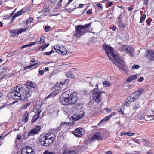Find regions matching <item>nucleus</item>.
I'll return each instance as SVG.
<instances>
[{"label": "nucleus", "instance_id": "f257e3e1", "mask_svg": "<svg viewBox=\"0 0 154 154\" xmlns=\"http://www.w3.org/2000/svg\"><path fill=\"white\" fill-rule=\"evenodd\" d=\"M22 87V85L19 84L11 88L10 92L8 95V97L14 100H27L28 98L30 97L32 95L33 90L32 88L26 87L24 89V94L22 95L19 92Z\"/></svg>", "mask_w": 154, "mask_h": 154}, {"label": "nucleus", "instance_id": "f03ea898", "mask_svg": "<svg viewBox=\"0 0 154 154\" xmlns=\"http://www.w3.org/2000/svg\"><path fill=\"white\" fill-rule=\"evenodd\" d=\"M104 49L110 60L122 70L126 71L125 62L118 57V54L111 47L106 44L103 46Z\"/></svg>", "mask_w": 154, "mask_h": 154}, {"label": "nucleus", "instance_id": "7ed1b4c3", "mask_svg": "<svg viewBox=\"0 0 154 154\" xmlns=\"http://www.w3.org/2000/svg\"><path fill=\"white\" fill-rule=\"evenodd\" d=\"M78 100L75 92L69 90L64 92L61 96L60 102L63 105L67 106L75 104Z\"/></svg>", "mask_w": 154, "mask_h": 154}, {"label": "nucleus", "instance_id": "20e7f679", "mask_svg": "<svg viewBox=\"0 0 154 154\" xmlns=\"http://www.w3.org/2000/svg\"><path fill=\"white\" fill-rule=\"evenodd\" d=\"M92 22L84 25H78L75 27V36L79 38L83 35L85 33L88 32V30L87 28L91 26Z\"/></svg>", "mask_w": 154, "mask_h": 154}, {"label": "nucleus", "instance_id": "39448f33", "mask_svg": "<svg viewBox=\"0 0 154 154\" xmlns=\"http://www.w3.org/2000/svg\"><path fill=\"white\" fill-rule=\"evenodd\" d=\"M53 48L56 52L61 55H65L67 53V50L64 46H60L59 45L57 44L54 46H52V49Z\"/></svg>", "mask_w": 154, "mask_h": 154}, {"label": "nucleus", "instance_id": "423d86ee", "mask_svg": "<svg viewBox=\"0 0 154 154\" xmlns=\"http://www.w3.org/2000/svg\"><path fill=\"white\" fill-rule=\"evenodd\" d=\"M84 113L83 111H80L79 113H75L73 116H72L70 118V124H73L75 122L78 121L81 118H82L84 116Z\"/></svg>", "mask_w": 154, "mask_h": 154}, {"label": "nucleus", "instance_id": "0eeeda50", "mask_svg": "<svg viewBox=\"0 0 154 154\" xmlns=\"http://www.w3.org/2000/svg\"><path fill=\"white\" fill-rule=\"evenodd\" d=\"M139 96L135 92H134L131 94L125 100V103L126 104H128V106L130 103L133 102L135 100L138 99Z\"/></svg>", "mask_w": 154, "mask_h": 154}, {"label": "nucleus", "instance_id": "6e6552de", "mask_svg": "<svg viewBox=\"0 0 154 154\" xmlns=\"http://www.w3.org/2000/svg\"><path fill=\"white\" fill-rule=\"evenodd\" d=\"M41 137L42 138V140H44L46 138L49 140H51L53 142L55 140L56 136L54 134L52 133H49L48 134H42L41 135Z\"/></svg>", "mask_w": 154, "mask_h": 154}, {"label": "nucleus", "instance_id": "1a4fd4ad", "mask_svg": "<svg viewBox=\"0 0 154 154\" xmlns=\"http://www.w3.org/2000/svg\"><path fill=\"white\" fill-rule=\"evenodd\" d=\"M122 50L131 56H133L134 53V50L129 46L125 45L123 46Z\"/></svg>", "mask_w": 154, "mask_h": 154}, {"label": "nucleus", "instance_id": "9d476101", "mask_svg": "<svg viewBox=\"0 0 154 154\" xmlns=\"http://www.w3.org/2000/svg\"><path fill=\"white\" fill-rule=\"evenodd\" d=\"M42 138L40 135L39 138V140L40 144L42 146L48 147L53 143V142L51 140H49L46 138L45 139L43 140Z\"/></svg>", "mask_w": 154, "mask_h": 154}, {"label": "nucleus", "instance_id": "9b49d317", "mask_svg": "<svg viewBox=\"0 0 154 154\" xmlns=\"http://www.w3.org/2000/svg\"><path fill=\"white\" fill-rule=\"evenodd\" d=\"M104 93V92H97L93 93L92 94V98L96 102L99 103L101 101V94Z\"/></svg>", "mask_w": 154, "mask_h": 154}, {"label": "nucleus", "instance_id": "f8f14e48", "mask_svg": "<svg viewBox=\"0 0 154 154\" xmlns=\"http://www.w3.org/2000/svg\"><path fill=\"white\" fill-rule=\"evenodd\" d=\"M41 126H36L35 127L30 131L28 134V136H33L38 134L41 129Z\"/></svg>", "mask_w": 154, "mask_h": 154}, {"label": "nucleus", "instance_id": "ddd939ff", "mask_svg": "<svg viewBox=\"0 0 154 154\" xmlns=\"http://www.w3.org/2000/svg\"><path fill=\"white\" fill-rule=\"evenodd\" d=\"M102 139V135L99 132L96 133L94 135H93L90 139L91 141H93L95 140H101Z\"/></svg>", "mask_w": 154, "mask_h": 154}, {"label": "nucleus", "instance_id": "4468645a", "mask_svg": "<svg viewBox=\"0 0 154 154\" xmlns=\"http://www.w3.org/2000/svg\"><path fill=\"white\" fill-rule=\"evenodd\" d=\"M146 54L145 57L150 60H152V58L154 57V51H148L146 53Z\"/></svg>", "mask_w": 154, "mask_h": 154}, {"label": "nucleus", "instance_id": "2eb2a0df", "mask_svg": "<svg viewBox=\"0 0 154 154\" xmlns=\"http://www.w3.org/2000/svg\"><path fill=\"white\" fill-rule=\"evenodd\" d=\"M40 65L39 62H38L33 64L32 65H29L28 66L25 67L24 69L27 70L29 69L32 68L33 69L36 68L37 67H39Z\"/></svg>", "mask_w": 154, "mask_h": 154}, {"label": "nucleus", "instance_id": "dca6fc26", "mask_svg": "<svg viewBox=\"0 0 154 154\" xmlns=\"http://www.w3.org/2000/svg\"><path fill=\"white\" fill-rule=\"evenodd\" d=\"M29 113L27 111H26L23 115L22 121L25 123L29 119Z\"/></svg>", "mask_w": 154, "mask_h": 154}, {"label": "nucleus", "instance_id": "f3484780", "mask_svg": "<svg viewBox=\"0 0 154 154\" xmlns=\"http://www.w3.org/2000/svg\"><path fill=\"white\" fill-rule=\"evenodd\" d=\"M115 114V112H113L110 114V115L106 117H105L104 119H102L100 122L97 125H99L100 123H102L103 122H105L109 120L111 117L113 116Z\"/></svg>", "mask_w": 154, "mask_h": 154}, {"label": "nucleus", "instance_id": "a211bd4d", "mask_svg": "<svg viewBox=\"0 0 154 154\" xmlns=\"http://www.w3.org/2000/svg\"><path fill=\"white\" fill-rule=\"evenodd\" d=\"M28 29V27H26L24 28H20L17 29V36H18V35L23 32L26 31Z\"/></svg>", "mask_w": 154, "mask_h": 154}, {"label": "nucleus", "instance_id": "6ab92c4d", "mask_svg": "<svg viewBox=\"0 0 154 154\" xmlns=\"http://www.w3.org/2000/svg\"><path fill=\"white\" fill-rule=\"evenodd\" d=\"M138 78V75H133L127 78L126 81L127 82H130L134 80L137 79Z\"/></svg>", "mask_w": 154, "mask_h": 154}, {"label": "nucleus", "instance_id": "aec40b11", "mask_svg": "<svg viewBox=\"0 0 154 154\" xmlns=\"http://www.w3.org/2000/svg\"><path fill=\"white\" fill-rule=\"evenodd\" d=\"M26 86H29V87L32 88L33 90L34 88L36 86V85L34 83H33L31 82L28 81L26 83Z\"/></svg>", "mask_w": 154, "mask_h": 154}, {"label": "nucleus", "instance_id": "412c9836", "mask_svg": "<svg viewBox=\"0 0 154 154\" xmlns=\"http://www.w3.org/2000/svg\"><path fill=\"white\" fill-rule=\"evenodd\" d=\"M63 153V154H77L75 150L71 149L64 150Z\"/></svg>", "mask_w": 154, "mask_h": 154}, {"label": "nucleus", "instance_id": "4be33fe9", "mask_svg": "<svg viewBox=\"0 0 154 154\" xmlns=\"http://www.w3.org/2000/svg\"><path fill=\"white\" fill-rule=\"evenodd\" d=\"M26 150H24L22 152H25V153H31V152L32 153V152H34L33 151V149L31 147L27 146L26 147Z\"/></svg>", "mask_w": 154, "mask_h": 154}, {"label": "nucleus", "instance_id": "5701e85b", "mask_svg": "<svg viewBox=\"0 0 154 154\" xmlns=\"http://www.w3.org/2000/svg\"><path fill=\"white\" fill-rule=\"evenodd\" d=\"M75 132L80 134L81 135L84 134L83 129L82 128H77L75 130Z\"/></svg>", "mask_w": 154, "mask_h": 154}, {"label": "nucleus", "instance_id": "b1692460", "mask_svg": "<svg viewBox=\"0 0 154 154\" xmlns=\"http://www.w3.org/2000/svg\"><path fill=\"white\" fill-rule=\"evenodd\" d=\"M39 117V115L38 114H36L34 115L32 119L31 123H33L35 122L38 119Z\"/></svg>", "mask_w": 154, "mask_h": 154}, {"label": "nucleus", "instance_id": "393cba45", "mask_svg": "<svg viewBox=\"0 0 154 154\" xmlns=\"http://www.w3.org/2000/svg\"><path fill=\"white\" fill-rule=\"evenodd\" d=\"M63 85L62 83H56L54 87V89L56 90L57 91H59L61 89V85Z\"/></svg>", "mask_w": 154, "mask_h": 154}, {"label": "nucleus", "instance_id": "a878e982", "mask_svg": "<svg viewBox=\"0 0 154 154\" xmlns=\"http://www.w3.org/2000/svg\"><path fill=\"white\" fill-rule=\"evenodd\" d=\"M10 33L11 34V35L12 37H15L16 34H17V29H13L10 31Z\"/></svg>", "mask_w": 154, "mask_h": 154}, {"label": "nucleus", "instance_id": "bb28decb", "mask_svg": "<svg viewBox=\"0 0 154 154\" xmlns=\"http://www.w3.org/2000/svg\"><path fill=\"white\" fill-rule=\"evenodd\" d=\"M65 75L67 77L71 78L72 79H75L76 77L72 74L66 73Z\"/></svg>", "mask_w": 154, "mask_h": 154}, {"label": "nucleus", "instance_id": "cd10ccee", "mask_svg": "<svg viewBox=\"0 0 154 154\" xmlns=\"http://www.w3.org/2000/svg\"><path fill=\"white\" fill-rule=\"evenodd\" d=\"M103 85L104 87H108L111 85V83L109 81H105L103 83Z\"/></svg>", "mask_w": 154, "mask_h": 154}, {"label": "nucleus", "instance_id": "c85d7f7f", "mask_svg": "<svg viewBox=\"0 0 154 154\" xmlns=\"http://www.w3.org/2000/svg\"><path fill=\"white\" fill-rule=\"evenodd\" d=\"M49 45V44H44L42 45L39 49V50L43 51L47 48Z\"/></svg>", "mask_w": 154, "mask_h": 154}, {"label": "nucleus", "instance_id": "c756f323", "mask_svg": "<svg viewBox=\"0 0 154 154\" xmlns=\"http://www.w3.org/2000/svg\"><path fill=\"white\" fill-rule=\"evenodd\" d=\"M137 118L139 119L142 120L144 118V114L141 113H139L138 115Z\"/></svg>", "mask_w": 154, "mask_h": 154}, {"label": "nucleus", "instance_id": "7c9ffc66", "mask_svg": "<svg viewBox=\"0 0 154 154\" xmlns=\"http://www.w3.org/2000/svg\"><path fill=\"white\" fill-rule=\"evenodd\" d=\"M34 111L36 113H37L36 114H38L40 115V114L41 112V111L40 110V109L39 108H37V106L36 108H35L34 109Z\"/></svg>", "mask_w": 154, "mask_h": 154}, {"label": "nucleus", "instance_id": "2f4dec72", "mask_svg": "<svg viewBox=\"0 0 154 154\" xmlns=\"http://www.w3.org/2000/svg\"><path fill=\"white\" fill-rule=\"evenodd\" d=\"M144 91V89L143 88H139L138 89L137 91L135 92L139 96L140 94Z\"/></svg>", "mask_w": 154, "mask_h": 154}, {"label": "nucleus", "instance_id": "473e14b6", "mask_svg": "<svg viewBox=\"0 0 154 154\" xmlns=\"http://www.w3.org/2000/svg\"><path fill=\"white\" fill-rule=\"evenodd\" d=\"M45 37L44 36H42L40 37V40L37 42L39 43L40 44L42 43H44L45 42Z\"/></svg>", "mask_w": 154, "mask_h": 154}, {"label": "nucleus", "instance_id": "72a5a7b5", "mask_svg": "<svg viewBox=\"0 0 154 154\" xmlns=\"http://www.w3.org/2000/svg\"><path fill=\"white\" fill-rule=\"evenodd\" d=\"M146 17V16L145 14H143L140 17V23H141L143 22L145 20Z\"/></svg>", "mask_w": 154, "mask_h": 154}, {"label": "nucleus", "instance_id": "f704fd0d", "mask_svg": "<svg viewBox=\"0 0 154 154\" xmlns=\"http://www.w3.org/2000/svg\"><path fill=\"white\" fill-rule=\"evenodd\" d=\"M31 104L30 102H28L27 103H26L23 105L22 108L23 109H26Z\"/></svg>", "mask_w": 154, "mask_h": 154}, {"label": "nucleus", "instance_id": "c9c22d12", "mask_svg": "<svg viewBox=\"0 0 154 154\" xmlns=\"http://www.w3.org/2000/svg\"><path fill=\"white\" fill-rule=\"evenodd\" d=\"M33 19L32 17H30L26 21V24L27 25L28 24L31 23L33 21Z\"/></svg>", "mask_w": 154, "mask_h": 154}, {"label": "nucleus", "instance_id": "e433bc0d", "mask_svg": "<svg viewBox=\"0 0 154 154\" xmlns=\"http://www.w3.org/2000/svg\"><path fill=\"white\" fill-rule=\"evenodd\" d=\"M43 154H56L54 152H51L49 150H46L43 152Z\"/></svg>", "mask_w": 154, "mask_h": 154}, {"label": "nucleus", "instance_id": "4c0bfd02", "mask_svg": "<svg viewBox=\"0 0 154 154\" xmlns=\"http://www.w3.org/2000/svg\"><path fill=\"white\" fill-rule=\"evenodd\" d=\"M144 141L145 142V143L144 142V143H146L145 144V146H150L151 144L149 142V140H144Z\"/></svg>", "mask_w": 154, "mask_h": 154}, {"label": "nucleus", "instance_id": "58836bf2", "mask_svg": "<svg viewBox=\"0 0 154 154\" xmlns=\"http://www.w3.org/2000/svg\"><path fill=\"white\" fill-rule=\"evenodd\" d=\"M23 12L22 10H20L17 12L15 14L16 16L17 17L20 16L22 14Z\"/></svg>", "mask_w": 154, "mask_h": 154}, {"label": "nucleus", "instance_id": "ea45409f", "mask_svg": "<svg viewBox=\"0 0 154 154\" xmlns=\"http://www.w3.org/2000/svg\"><path fill=\"white\" fill-rule=\"evenodd\" d=\"M139 67V66L138 65H134L132 66V69H138Z\"/></svg>", "mask_w": 154, "mask_h": 154}, {"label": "nucleus", "instance_id": "a19ab883", "mask_svg": "<svg viewBox=\"0 0 154 154\" xmlns=\"http://www.w3.org/2000/svg\"><path fill=\"white\" fill-rule=\"evenodd\" d=\"M50 27L49 26H46L44 28L45 32H48L50 30Z\"/></svg>", "mask_w": 154, "mask_h": 154}, {"label": "nucleus", "instance_id": "79ce46f5", "mask_svg": "<svg viewBox=\"0 0 154 154\" xmlns=\"http://www.w3.org/2000/svg\"><path fill=\"white\" fill-rule=\"evenodd\" d=\"M135 134L134 133H131V131H129L127 132V135L129 136H132Z\"/></svg>", "mask_w": 154, "mask_h": 154}, {"label": "nucleus", "instance_id": "37998d69", "mask_svg": "<svg viewBox=\"0 0 154 154\" xmlns=\"http://www.w3.org/2000/svg\"><path fill=\"white\" fill-rule=\"evenodd\" d=\"M69 82V80L67 79L65 80L63 82V85H67Z\"/></svg>", "mask_w": 154, "mask_h": 154}, {"label": "nucleus", "instance_id": "c03bdc74", "mask_svg": "<svg viewBox=\"0 0 154 154\" xmlns=\"http://www.w3.org/2000/svg\"><path fill=\"white\" fill-rule=\"evenodd\" d=\"M148 118H149L150 120H151L153 119H154L153 117H154V116L153 115H149L147 116Z\"/></svg>", "mask_w": 154, "mask_h": 154}, {"label": "nucleus", "instance_id": "a18cd8bd", "mask_svg": "<svg viewBox=\"0 0 154 154\" xmlns=\"http://www.w3.org/2000/svg\"><path fill=\"white\" fill-rule=\"evenodd\" d=\"M48 11V9L47 8H45L43 9L41 11L42 12H43L44 13H45Z\"/></svg>", "mask_w": 154, "mask_h": 154}, {"label": "nucleus", "instance_id": "49530a36", "mask_svg": "<svg viewBox=\"0 0 154 154\" xmlns=\"http://www.w3.org/2000/svg\"><path fill=\"white\" fill-rule=\"evenodd\" d=\"M133 141H134V142H135L137 144H139V141L138 139H134L133 140Z\"/></svg>", "mask_w": 154, "mask_h": 154}, {"label": "nucleus", "instance_id": "de8ad7c7", "mask_svg": "<svg viewBox=\"0 0 154 154\" xmlns=\"http://www.w3.org/2000/svg\"><path fill=\"white\" fill-rule=\"evenodd\" d=\"M54 94H53V93H51L50 94V95H48V96H47V97H45V99L49 98V97H52L53 96V95H54Z\"/></svg>", "mask_w": 154, "mask_h": 154}, {"label": "nucleus", "instance_id": "09e8293b", "mask_svg": "<svg viewBox=\"0 0 154 154\" xmlns=\"http://www.w3.org/2000/svg\"><path fill=\"white\" fill-rule=\"evenodd\" d=\"M96 6L97 7L100 8L101 9H102L103 8V7L102 5L101 4H98L96 5Z\"/></svg>", "mask_w": 154, "mask_h": 154}, {"label": "nucleus", "instance_id": "8fccbe9b", "mask_svg": "<svg viewBox=\"0 0 154 154\" xmlns=\"http://www.w3.org/2000/svg\"><path fill=\"white\" fill-rule=\"evenodd\" d=\"M51 54V53L50 52H44L43 55H50Z\"/></svg>", "mask_w": 154, "mask_h": 154}, {"label": "nucleus", "instance_id": "3c124183", "mask_svg": "<svg viewBox=\"0 0 154 154\" xmlns=\"http://www.w3.org/2000/svg\"><path fill=\"white\" fill-rule=\"evenodd\" d=\"M104 109L106 110V111L107 112H110L111 111L112 108H106V109Z\"/></svg>", "mask_w": 154, "mask_h": 154}, {"label": "nucleus", "instance_id": "603ef678", "mask_svg": "<svg viewBox=\"0 0 154 154\" xmlns=\"http://www.w3.org/2000/svg\"><path fill=\"white\" fill-rule=\"evenodd\" d=\"M21 134H18L17 137H16V139L17 140H20L21 139Z\"/></svg>", "mask_w": 154, "mask_h": 154}, {"label": "nucleus", "instance_id": "864d4df0", "mask_svg": "<svg viewBox=\"0 0 154 154\" xmlns=\"http://www.w3.org/2000/svg\"><path fill=\"white\" fill-rule=\"evenodd\" d=\"M74 135L75 136L77 137H79L81 136V135L80 134H77V133H76L75 132L74 133H73Z\"/></svg>", "mask_w": 154, "mask_h": 154}, {"label": "nucleus", "instance_id": "5fc2aeb1", "mask_svg": "<svg viewBox=\"0 0 154 154\" xmlns=\"http://www.w3.org/2000/svg\"><path fill=\"white\" fill-rule=\"evenodd\" d=\"M87 13L88 15H90L92 13V11L91 10H89L87 11Z\"/></svg>", "mask_w": 154, "mask_h": 154}, {"label": "nucleus", "instance_id": "6e6d98bb", "mask_svg": "<svg viewBox=\"0 0 154 154\" xmlns=\"http://www.w3.org/2000/svg\"><path fill=\"white\" fill-rule=\"evenodd\" d=\"M143 77H140L138 80V82H142L143 80Z\"/></svg>", "mask_w": 154, "mask_h": 154}, {"label": "nucleus", "instance_id": "4d7b16f0", "mask_svg": "<svg viewBox=\"0 0 154 154\" xmlns=\"http://www.w3.org/2000/svg\"><path fill=\"white\" fill-rule=\"evenodd\" d=\"M27 47H29V44H27L25 45H23V46H22L21 48V49H23Z\"/></svg>", "mask_w": 154, "mask_h": 154}, {"label": "nucleus", "instance_id": "13d9d810", "mask_svg": "<svg viewBox=\"0 0 154 154\" xmlns=\"http://www.w3.org/2000/svg\"><path fill=\"white\" fill-rule=\"evenodd\" d=\"M148 1V0H144V4L146 6L147 5Z\"/></svg>", "mask_w": 154, "mask_h": 154}, {"label": "nucleus", "instance_id": "bf43d9fd", "mask_svg": "<svg viewBox=\"0 0 154 154\" xmlns=\"http://www.w3.org/2000/svg\"><path fill=\"white\" fill-rule=\"evenodd\" d=\"M127 132H122L121 133V136H122L123 135H127Z\"/></svg>", "mask_w": 154, "mask_h": 154}, {"label": "nucleus", "instance_id": "052dcab7", "mask_svg": "<svg viewBox=\"0 0 154 154\" xmlns=\"http://www.w3.org/2000/svg\"><path fill=\"white\" fill-rule=\"evenodd\" d=\"M35 44V43L34 42H31L30 43V44H29V46L30 47L32 45H33Z\"/></svg>", "mask_w": 154, "mask_h": 154}, {"label": "nucleus", "instance_id": "680f3d73", "mask_svg": "<svg viewBox=\"0 0 154 154\" xmlns=\"http://www.w3.org/2000/svg\"><path fill=\"white\" fill-rule=\"evenodd\" d=\"M25 152H21V154H35V152H31V153H25Z\"/></svg>", "mask_w": 154, "mask_h": 154}, {"label": "nucleus", "instance_id": "e2e57ef3", "mask_svg": "<svg viewBox=\"0 0 154 154\" xmlns=\"http://www.w3.org/2000/svg\"><path fill=\"white\" fill-rule=\"evenodd\" d=\"M44 71L43 70H40L39 71V73L40 75H42L44 74Z\"/></svg>", "mask_w": 154, "mask_h": 154}, {"label": "nucleus", "instance_id": "0e129e2a", "mask_svg": "<svg viewBox=\"0 0 154 154\" xmlns=\"http://www.w3.org/2000/svg\"><path fill=\"white\" fill-rule=\"evenodd\" d=\"M73 0H69V2L66 4L65 7L69 5Z\"/></svg>", "mask_w": 154, "mask_h": 154}, {"label": "nucleus", "instance_id": "69168bd1", "mask_svg": "<svg viewBox=\"0 0 154 154\" xmlns=\"http://www.w3.org/2000/svg\"><path fill=\"white\" fill-rule=\"evenodd\" d=\"M108 5L109 6H111L113 5V2H109Z\"/></svg>", "mask_w": 154, "mask_h": 154}, {"label": "nucleus", "instance_id": "338daca9", "mask_svg": "<svg viewBox=\"0 0 154 154\" xmlns=\"http://www.w3.org/2000/svg\"><path fill=\"white\" fill-rule=\"evenodd\" d=\"M16 17V16H14L12 17V19L11 20V22L12 23L14 21V19Z\"/></svg>", "mask_w": 154, "mask_h": 154}, {"label": "nucleus", "instance_id": "774afa93", "mask_svg": "<svg viewBox=\"0 0 154 154\" xmlns=\"http://www.w3.org/2000/svg\"><path fill=\"white\" fill-rule=\"evenodd\" d=\"M133 9V8L132 7H129L128 8V10L129 11H131Z\"/></svg>", "mask_w": 154, "mask_h": 154}]
</instances>
